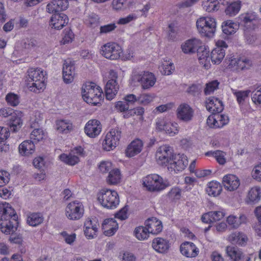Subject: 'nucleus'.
<instances>
[{
  "mask_svg": "<svg viewBox=\"0 0 261 261\" xmlns=\"http://www.w3.org/2000/svg\"><path fill=\"white\" fill-rule=\"evenodd\" d=\"M155 156L159 165L167 167L169 171L175 173L184 170L188 164V161L185 155L174 154L173 149L168 145L160 147Z\"/></svg>",
  "mask_w": 261,
  "mask_h": 261,
  "instance_id": "1",
  "label": "nucleus"
},
{
  "mask_svg": "<svg viewBox=\"0 0 261 261\" xmlns=\"http://www.w3.org/2000/svg\"><path fill=\"white\" fill-rule=\"evenodd\" d=\"M18 216L11 205L7 202L0 203V230L6 234L15 232L18 226Z\"/></svg>",
  "mask_w": 261,
  "mask_h": 261,
  "instance_id": "2",
  "label": "nucleus"
},
{
  "mask_svg": "<svg viewBox=\"0 0 261 261\" xmlns=\"http://www.w3.org/2000/svg\"><path fill=\"white\" fill-rule=\"evenodd\" d=\"M27 85L30 91L39 92L45 88V72L41 68H30L28 71Z\"/></svg>",
  "mask_w": 261,
  "mask_h": 261,
  "instance_id": "3",
  "label": "nucleus"
},
{
  "mask_svg": "<svg viewBox=\"0 0 261 261\" xmlns=\"http://www.w3.org/2000/svg\"><path fill=\"white\" fill-rule=\"evenodd\" d=\"M97 200L101 205L108 209L115 208L119 203L117 192L109 189H103L97 195Z\"/></svg>",
  "mask_w": 261,
  "mask_h": 261,
  "instance_id": "4",
  "label": "nucleus"
},
{
  "mask_svg": "<svg viewBox=\"0 0 261 261\" xmlns=\"http://www.w3.org/2000/svg\"><path fill=\"white\" fill-rule=\"evenodd\" d=\"M102 91L94 83H86L82 88L83 99L88 103L96 106L99 103Z\"/></svg>",
  "mask_w": 261,
  "mask_h": 261,
  "instance_id": "5",
  "label": "nucleus"
},
{
  "mask_svg": "<svg viewBox=\"0 0 261 261\" xmlns=\"http://www.w3.org/2000/svg\"><path fill=\"white\" fill-rule=\"evenodd\" d=\"M196 27L199 33L202 36L212 37L216 31V20L210 17L199 18L196 21Z\"/></svg>",
  "mask_w": 261,
  "mask_h": 261,
  "instance_id": "6",
  "label": "nucleus"
},
{
  "mask_svg": "<svg viewBox=\"0 0 261 261\" xmlns=\"http://www.w3.org/2000/svg\"><path fill=\"white\" fill-rule=\"evenodd\" d=\"M132 81L134 83L140 84L143 89H148L152 87L156 82L154 75L148 71L133 73Z\"/></svg>",
  "mask_w": 261,
  "mask_h": 261,
  "instance_id": "7",
  "label": "nucleus"
},
{
  "mask_svg": "<svg viewBox=\"0 0 261 261\" xmlns=\"http://www.w3.org/2000/svg\"><path fill=\"white\" fill-rule=\"evenodd\" d=\"M143 185L150 192L160 191L168 186L162 177L156 174L147 175L143 180Z\"/></svg>",
  "mask_w": 261,
  "mask_h": 261,
  "instance_id": "8",
  "label": "nucleus"
},
{
  "mask_svg": "<svg viewBox=\"0 0 261 261\" xmlns=\"http://www.w3.org/2000/svg\"><path fill=\"white\" fill-rule=\"evenodd\" d=\"M121 137V131L118 127L111 129L105 136L102 142V147L105 150H113L119 144Z\"/></svg>",
  "mask_w": 261,
  "mask_h": 261,
  "instance_id": "9",
  "label": "nucleus"
},
{
  "mask_svg": "<svg viewBox=\"0 0 261 261\" xmlns=\"http://www.w3.org/2000/svg\"><path fill=\"white\" fill-rule=\"evenodd\" d=\"M122 53L121 47L115 42L107 43L101 47L100 53L106 58L111 60L119 59Z\"/></svg>",
  "mask_w": 261,
  "mask_h": 261,
  "instance_id": "10",
  "label": "nucleus"
},
{
  "mask_svg": "<svg viewBox=\"0 0 261 261\" xmlns=\"http://www.w3.org/2000/svg\"><path fill=\"white\" fill-rule=\"evenodd\" d=\"M84 213V206L82 202L77 200L69 203L66 207V216L71 220L80 219L83 216Z\"/></svg>",
  "mask_w": 261,
  "mask_h": 261,
  "instance_id": "11",
  "label": "nucleus"
},
{
  "mask_svg": "<svg viewBox=\"0 0 261 261\" xmlns=\"http://www.w3.org/2000/svg\"><path fill=\"white\" fill-rule=\"evenodd\" d=\"M110 75L111 77L107 83L105 91L106 97L108 100H112L117 93L119 85L117 81L118 75L114 70H111Z\"/></svg>",
  "mask_w": 261,
  "mask_h": 261,
  "instance_id": "12",
  "label": "nucleus"
},
{
  "mask_svg": "<svg viewBox=\"0 0 261 261\" xmlns=\"http://www.w3.org/2000/svg\"><path fill=\"white\" fill-rule=\"evenodd\" d=\"M216 44V47L211 51V59L214 64H219L225 57L228 45L223 40H218Z\"/></svg>",
  "mask_w": 261,
  "mask_h": 261,
  "instance_id": "13",
  "label": "nucleus"
},
{
  "mask_svg": "<svg viewBox=\"0 0 261 261\" xmlns=\"http://www.w3.org/2000/svg\"><path fill=\"white\" fill-rule=\"evenodd\" d=\"M193 115V110L187 103H181L177 108L176 116L180 121L189 122L192 120Z\"/></svg>",
  "mask_w": 261,
  "mask_h": 261,
  "instance_id": "14",
  "label": "nucleus"
},
{
  "mask_svg": "<svg viewBox=\"0 0 261 261\" xmlns=\"http://www.w3.org/2000/svg\"><path fill=\"white\" fill-rule=\"evenodd\" d=\"M49 21V25L51 28L60 30L68 22V16L62 13H54Z\"/></svg>",
  "mask_w": 261,
  "mask_h": 261,
  "instance_id": "15",
  "label": "nucleus"
},
{
  "mask_svg": "<svg viewBox=\"0 0 261 261\" xmlns=\"http://www.w3.org/2000/svg\"><path fill=\"white\" fill-rule=\"evenodd\" d=\"M84 131L88 137L95 138L101 131L100 121L95 119L89 120L85 126Z\"/></svg>",
  "mask_w": 261,
  "mask_h": 261,
  "instance_id": "16",
  "label": "nucleus"
},
{
  "mask_svg": "<svg viewBox=\"0 0 261 261\" xmlns=\"http://www.w3.org/2000/svg\"><path fill=\"white\" fill-rule=\"evenodd\" d=\"M74 61H65L63 65V78L66 84L71 83L74 79Z\"/></svg>",
  "mask_w": 261,
  "mask_h": 261,
  "instance_id": "17",
  "label": "nucleus"
},
{
  "mask_svg": "<svg viewBox=\"0 0 261 261\" xmlns=\"http://www.w3.org/2000/svg\"><path fill=\"white\" fill-rule=\"evenodd\" d=\"M68 6V0H53L47 5L46 11L49 13H59L65 10Z\"/></svg>",
  "mask_w": 261,
  "mask_h": 261,
  "instance_id": "18",
  "label": "nucleus"
},
{
  "mask_svg": "<svg viewBox=\"0 0 261 261\" xmlns=\"http://www.w3.org/2000/svg\"><path fill=\"white\" fill-rule=\"evenodd\" d=\"M207 110L212 113H220L224 109L221 100L215 97H210L206 100Z\"/></svg>",
  "mask_w": 261,
  "mask_h": 261,
  "instance_id": "19",
  "label": "nucleus"
},
{
  "mask_svg": "<svg viewBox=\"0 0 261 261\" xmlns=\"http://www.w3.org/2000/svg\"><path fill=\"white\" fill-rule=\"evenodd\" d=\"M151 246L157 252L165 253L168 251L170 248V243L168 240L163 238L158 237L152 240Z\"/></svg>",
  "mask_w": 261,
  "mask_h": 261,
  "instance_id": "20",
  "label": "nucleus"
},
{
  "mask_svg": "<svg viewBox=\"0 0 261 261\" xmlns=\"http://www.w3.org/2000/svg\"><path fill=\"white\" fill-rule=\"evenodd\" d=\"M223 184L225 189L227 190L233 191L238 188L240 182L237 176L233 174H228L223 177Z\"/></svg>",
  "mask_w": 261,
  "mask_h": 261,
  "instance_id": "21",
  "label": "nucleus"
},
{
  "mask_svg": "<svg viewBox=\"0 0 261 261\" xmlns=\"http://www.w3.org/2000/svg\"><path fill=\"white\" fill-rule=\"evenodd\" d=\"M118 228V223L113 218L105 219L102 224L103 233L106 236H112L116 232Z\"/></svg>",
  "mask_w": 261,
  "mask_h": 261,
  "instance_id": "22",
  "label": "nucleus"
},
{
  "mask_svg": "<svg viewBox=\"0 0 261 261\" xmlns=\"http://www.w3.org/2000/svg\"><path fill=\"white\" fill-rule=\"evenodd\" d=\"M181 253L187 257L196 256L199 252V249L192 242H186L182 244L180 247Z\"/></svg>",
  "mask_w": 261,
  "mask_h": 261,
  "instance_id": "23",
  "label": "nucleus"
},
{
  "mask_svg": "<svg viewBox=\"0 0 261 261\" xmlns=\"http://www.w3.org/2000/svg\"><path fill=\"white\" fill-rule=\"evenodd\" d=\"M97 223L96 220L88 219L84 223V233L88 239H91L96 235L97 231Z\"/></svg>",
  "mask_w": 261,
  "mask_h": 261,
  "instance_id": "24",
  "label": "nucleus"
},
{
  "mask_svg": "<svg viewBox=\"0 0 261 261\" xmlns=\"http://www.w3.org/2000/svg\"><path fill=\"white\" fill-rule=\"evenodd\" d=\"M145 225L146 226L149 234H157L161 232L163 229L161 221L154 218H149L146 220Z\"/></svg>",
  "mask_w": 261,
  "mask_h": 261,
  "instance_id": "25",
  "label": "nucleus"
},
{
  "mask_svg": "<svg viewBox=\"0 0 261 261\" xmlns=\"http://www.w3.org/2000/svg\"><path fill=\"white\" fill-rule=\"evenodd\" d=\"M201 45V42L200 40L193 38L185 42L181 45V49L185 54H193L195 53Z\"/></svg>",
  "mask_w": 261,
  "mask_h": 261,
  "instance_id": "26",
  "label": "nucleus"
},
{
  "mask_svg": "<svg viewBox=\"0 0 261 261\" xmlns=\"http://www.w3.org/2000/svg\"><path fill=\"white\" fill-rule=\"evenodd\" d=\"M143 143L140 139H136L132 141L126 149V156L133 157L139 153L142 149Z\"/></svg>",
  "mask_w": 261,
  "mask_h": 261,
  "instance_id": "27",
  "label": "nucleus"
},
{
  "mask_svg": "<svg viewBox=\"0 0 261 261\" xmlns=\"http://www.w3.org/2000/svg\"><path fill=\"white\" fill-rule=\"evenodd\" d=\"M35 143L31 140L23 141L19 146V153L22 155H28L33 153L35 150Z\"/></svg>",
  "mask_w": 261,
  "mask_h": 261,
  "instance_id": "28",
  "label": "nucleus"
},
{
  "mask_svg": "<svg viewBox=\"0 0 261 261\" xmlns=\"http://www.w3.org/2000/svg\"><path fill=\"white\" fill-rule=\"evenodd\" d=\"M257 18V14L253 12H247L239 16L241 23L246 27H250L251 24L254 25Z\"/></svg>",
  "mask_w": 261,
  "mask_h": 261,
  "instance_id": "29",
  "label": "nucleus"
},
{
  "mask_svg": "<svg viewBox=\"0 0 261 261\" xmlns=\"http://www.w3.org/2000/svg\"><path fill=\"white\" fill-rule=\"evenodd\" d=\"M8 124L10 130L13 133H16L21 128L22 125V120L20 116L17 115L16 113H14L9 118Z\"/></svg>",
  "mask_w": 261,
  "mask_h": 261,
  "instance_id": "30",
  "label": "nucleus"
},
{
  "mask_svg": "<svg viewBox=\"0 0 261 261\" xmlns=\"http://www.w3.org/2000/svg\"><path fill=\"white\" fill-rule=\"evenodd\" d=\"M196 51L200 63L203 65L205 68H208L210 65L209 62L210 59L209 57V51L205 47H202L201 45Z\"/></svg>",
  "mask_w": 261,
  "mask_h": 261,
  "instance_id": "31",
  "label": "nucleus"
},
{
  "mask_svg": "<svg viewBox=\"0 0 261 261\" xmlns=\"http://www.w3.org/2000/svg\"><path fill=\"white\" fill-rule=\"evenodd\" d=\"M251 65V61L247 59H231L228 65L229 68H234L236 70H243L247 68V66Z\"/></svg>",
  "mask_w": 261,
  "mask_h": 261,
  "instance_id": "32",
  "label": "nucleus"
},
{
  "mask_svg": "<svg viewBox=\"0 0 261 261\" xmlns=\"http://www.w3.org/2000/svg\"><path fill=\"white\" fill-rule=\"evenodd\" d=\"M44 221L43 215L40 213H32L27 216V223L28 225L36 227Z\"/></svg>",
  "mask_w": 261,
  "mask_h": 261,
  "instance_id": "33",
  "label": "nucleus"
},
{
  "mask_svg": "<svg viewBox=\"0 0 261 261\" xmlns=\"http://www.w3.org/2000/svg\"><path fill=\"white\" fill-rule=\"evenodd\" d=\"M225 251L227 256L233 261H239L243 256L242 251L237 246H227Z\"/></svg>",
  "mask_w": 261,
  "mask_h": 261,
  "instance_id": "34",
  "label": "nucleus"
},
{
  "mask_svg": "<svg viewBox=\"0 0 261 261\" xmlns=\"http://www.w3.org/2000/svg\"><path fill=\"white\" fill-rule=\"evenodd\" d=\"M222 30L224 34L229 35L236 33L238 30L239 25L232 20H227L223 22L221 25Z\"/></svg>",
  "mask_w": 261,
  "mask_h": 261,
  "instance_id": "35",
  "label": "nucleus"
},
{
  "mask_svg": "<svg viewBox=\"0 0 261 261\" xmlns=\"http://www.w3.org/2000/svg\"><path fill=\"white\" fill-rule=\"evenodd\" d=\"M222 191V187L219 182L212 181L207 184L206 189L207 193L210 196L214 197L219 195Z\"/></svg>",
  "mask_w": 261,
  "mask_h": 261,
  "instance_id": "36",
  "label": "nucleus"
},
{
  "mask_svg": "<svg viewBox=\"0 0 261 261\" xmlns=\"http://www.w3.org/2000/svg\"><path fill=\"white\" fill-rule=\"evenodd\" d=\"M56 128L59 132L67 134L72 129V124L68 120H60L56 122Z\"/></svg>",
  "mask_w": 261,
  "mask_h": 261,
  "instance_id": "37",
  "label": "nucleus"
},
{
  "mask_svg": "<svg viewBox=\"0 0 261 261\" xmlns=\"http://www.w3.org/2000/svg\"><path fill=\"white\" fill-rule=\"evenodd\" d=\"M120 179V171L118 169H114L109 172L107 181L109 185H115L119 183Z\"/></svg>",
  "mask_w": 261,
  "mask_h": 261,
  "instance_id": "38",
  "label": "nucleus"
},
{
  "mask_svg": "<svg viewBox=\"0 0 261 261\" xmlns=\"http://www.w3.org/2000/svg\"><path fill=\"white\" fill-rule=\"evenodd\" d=\"M259 188H252L248 192L247 198L248 203L250 204H254L258 202L260 199Z\"/></svg>",
  "mask_w": 261,
  "mask_h": 261,
  "instance_id": "39",
  "label": "nucleus"
},
{
  "mask_svg": "<svg viewBox=\"0 0 261 261\" xmlns=\"http://www.w3.org/2000/svg\"><path fill=\"white\" fill-rule=\"evenodd\" d=\"M61 161L66 164L73 166L79 163V158L74 154L70 153L69 154L62 153L59 156Z\"/></svg>",
  "mask_w": 261,
  "mask_h": 261,
  "instance_id": "40",
  "label": "nucleus"
},
{
  "mask_svg": "<svg viewBox=\"0 0 261 261\" xmlns=\"http://www.w3.org/2000/svg\"><path fill=\"white\" fill-rule=\"evenodd\" d=\"M134 233L136 238L140 241L147 239L149 235V231L145 225V226H140L137 227L134 230Z\"/></svg>",
  "mask_w": 261,
  "mask_h": 261,
  "instance_id": "41",
  "label": "nucleus"
},
{
  "mask_svg": "<svg viewBox=\"0 0 261 261\" xmlns=\"http://www.w3.org/2000/svg\"><path fill=\"white\" fill-rule=\"evenodd\" d=\"M241 8V2H235L230 4L225 9V13L230 16L236 15L239 12Z\"/></svg>",
  "mask_w": 261,
  "mask_h": 261,
  "instance_id": "42",
  "label": "nucleus"
},
{
  "mask_svg": "<svg viewBox=\"0 0 261 261\" xmlns=\"http://www.w3.org/2000/svg\"><path fill=\"white\" fill-rule=\"evenodd\" d=\"M202 6L208 12L217 11L219 9L217 0H204L202 3Z\"/></svg>",
  "mask_w": 261,
  "mask_h": 261,
  "instance_id": "43",
  "label": "nucleus"
},
{
  "mask_svg": "<svg viewBox=\"0 0 261 261\" xmlns=\"http://www.w3.org/2000/svg\"><path fill=\"white\" fill-rule=\"evenodd\" d=\"M45 137V134L41 128L34 129L30 134L31 140L37 143L40 141L42 140Z\"/></svg>",
  "mask_w": 261,
  "mask_h": 261,
  "instance_id": "44",
  "label": "nucleus"
},
{
  "mask_svg": "<svg viewBox=\"0 0 261 261\" xmlns=\"http://www.w3.org/2000/svg\"><path fill=\"white\" fill-rule=\"evenodd\" d=\"M181 189L178 187H174L168 192V197L172 201H176L181 198Z\"/></svg>",
  "mask_w": 261,
  "mask_h": 261,
  "instance_id": "45",
  "label": "nucleus"
},
{
  "mask_svg": "<svg viewBox=\"0 0 261 261\" xmlns=\"http://www.w3.org/2000/svg\"><path fill=\"white\" fill-rule=\"evenodd\" d=\"M74 38V35L69 28L65 29L63 31L62 39L60 42L61 44H66L71 42Z\"/></svg>",
  "mask_w": 261,
  "mask_h": 261,
  "instance_id": "46",
  "label": "nucleus"
},
{
  "mask_svg": "<svg viewBox=\"0 0 261 261\" xmlns=\"http://www.w3.org/2000/svg\"><path fill=\"white\" fill-rule=\"evenodd\" d=\"M179 131V126L177 123H171L168 122L164 132L170 136H174Z\"/></svg>",
  "mask_w": 261,
  "mask_h": 261,
  "instance_id": "47",
  "label": "nucleus"
},
{
  "mask_svg": "<svg viewBox=\"0 0 261 261\" xmlns=\"http://www.w3.org/2000/svg\"><path fill=\"white\" fill-rule=\"evenodd\" d=\"M251 98L255 104L261 105V85L254 86V90L252 92Z\"/></svg>",
  "mask_w": 261,
  "mask_h": 261,
  "instance_id": "48",
  "label": "nucleus"
},
{
  "mask_svg": "<svg viewBox=\"0 0 261 261\" xmlns=\"http://www.w3.org/2000/svg\"><path fill=\"white\" fill-rule=\"evenodd\" d=\"M250 92V90L245 91H234L233 92V95L236 97L237 100L239 105L243 103L246 98H247Z\"/></svg>",
  "mask_w": 261,
  "mask_h": 261,
  "instance_id": "49",
  "label": "nucleus"
},
{
  "mask_svg": "<svg viewBox=\"0 0 261 261\" xmlns=\"http://www.w3.org/2000/svg\"><path fill=\"white\" fill-rule=\"evenodd\" d=\"M168 39L174 41L176 39L178 27L175 22H172L168 25Z\"/></svg>",
  "mask_w": 261,
  "mask_h": 261,
  "instance_id": "50",
  "label": "nucleus"
},
{
  "mask_svg": "<svg viewBox=\"0 0 261 261\" xmlns=\"http://www.w3.org/2000/svg\"><path fill=\"white\" fill-rule=\"evenodd\" d=\"M6 100L9 105L13 107L17 106L20 102L19 96L13 93H8L6 96Z\"/></svg>",
  "mask_w": 261,
  "mask_h": 261,
  "instance_id": "51",
  "label": "nucleus"
},
{
  "mask_svg": "<svg viewBox=\"0 0 261 261\" xmlns=\"http://www.w3.org/2000/svg\"><path fill=\"white\" fill-rule=\"evenodd\" d=\"M219 82L217 80H214L206 84L204 92L205 95H209L218 88Z\"/></svg>",
  "mask_w": 261,
  "mask_h": 261,
  "instance_id": "52",
  "label": "nucleus"
},
{
  "mask_svg": "<svg viewBox=\"0 0 261 261\" xmlns=\"http://www.w3.org/2000/svg\"><path fill=\"white\" fill-rule=\"evenodd\" d=\"M216 114V120L219 125V126L217 127L218 128L222 127L229 122V119L228 116L220 113Z\"/></svg>",
  "mask_w": 261,
  "mask_h": 261,
  "instance_id": "53",
  "label": "nucleus"
},
{
  "mask_svg": "<svg viewBox=\"0 0 261 261\" xmlns=\"http://www.w3.org/2000/svg\"><path fill=\"white\" fill-rule=\"evenodd\" d=\"M116 27L117 26L114 23L101 25L100 27L99 34L103 35L110 33L115 30Z\"/></svg>",
  "mask_w": 261,
  "mask_h": 261,
  "instance_id": "54",
  "label": "nucleus"
},
{
  "mask_svg": "<svg viewBox=\"0 0 261 261\" xmlns=\"http://www.w3.org/2000/svg\"><path fill=\"white\" fill-rule=\"evenodd\" d=\"M98 168L102 173H106L112 170V164L109 161H102L100 162Z\"/></svg>",
  "mask_w": 261,
  "mask_h": 261,
  "instance_id": "55",
  "label": "nucleus"
},
{
  "mask_svg": "<svg viewBox=\"0 0 261 261\" xmlns=\"http://www.w3.org/2000/svg\"><path fill=\"white\" fill-rule=\"evenodd\" d=\"M201 89L200 86L193 84L188 88L187 91L188 94L194 97H198L201 91Z\"/></svg>",
  "mask_w": 261,
  "mask_h": 261,
  "instance_id": "56",
  "label": "nucleus"
},
{
  "mask_svg": "<svg viewBox=\"0 0 261 261\" xmlns=\"http://www.w3.org/2000/svg\"><path fill=\"white\" fill-rule=\"evenodd\" d=\"M137 97V103L144 105H147L152 100V97L148 94H142Z\"/></svg>",
  "mask_w": 261,
  "mask_h": 261,
  "instance_id": "57",
  "label": "nucleus"
},
{
  "mask_svg": "<svg viewBox=\"0 0 261 261\" xmlns=\"http://www.w3.org/2000/svg\"><path fill=\"white\" fill-rule=\"evenodd\" d=\"M61 235L63 237L65 242L69 245H72L74 243L76 237L75 233L69 234L66 231L61 232Z\"/></svg>",
  "mask_w": 261,
  "mask_h": 261,
  "instance_id": "58",
  "label": "nucleus"
},
{
  "mask_svg": "<svg viewBox=\"0 0 261 261\" xmlns=\"http://www.w3.org/2000/svg\"><path fill=\"white\" fill-rule=\"evenodd\" d=\"M123 100L126 102V104L128 105L131 109H132L134 104L135 102H137V97L133 94H128L126 95L124 97Z\"/></svg>",
  "mask_w": 261,
  "mask_h": 261,
  "instance_id": "59",
  "label": "nucleus"
},
{
  "mask_svg": "<svg viewBox=\"0 0 261 261\" xmlns=\"http://www.w3.org/2000/svg\"><path fill=\"white\" fill-rule=\"evenodd\" d=\"M127 0H113L112 5L113 8L116 10H120L126 7Z\"/></svg>",
  "mask_w": 261,
  "mask_h": 261,
  "instance_id": "60",
  "label": "nucleus"
},
{
  "mask_svg": "<svg viewBox=\"0 0 261 261\" xmlns=\"http://www.w3.org/2000/svg\"><path fill=\"white\" fill-rule=\"evenodd\" d=\"M128 206L125 205L121 210H120L115 215V218L121 220H124L128 218Z\"/></svg>",
  "mask_w": 261,
  "mask_h": 261,
  "instance_id": "61",
  "label": "nucleus"
},
{
  "mask_svg": "<svg viewBox=\"0 0 261 261\" xmlns=\"http://www.w3.org/2000/svg\"><path fill=\"white\" fill-rule=\"evenodd\" d=\"M119 257L122 261H136V259L133 253L127 251L120 252Z\"/></svg>",
  "mask_w": 261,
  "mask_h": 261,
  "instance_id": "62",
  "label": "nucleus"
},
{
  "mask_svg": "<svg viewBox=\"0 0 261 261\" xmlns=\"http://www.w3.org/2000/svg\"><path fill=\"white\" fill-rule=\"evenodd\" d=\"M9 173L6 171H0V187L8 184L10 180Z\"/></svg>",
  "mask_w": 261,
  "mask_h": 261,
  "instance_id": "63",
  "label": "nucleus"
},
{
  "mask_svg": "<svg viewBox=\"0 0 261 261\" xmlns=\"http://www.w3.org/2000/svg\"><path fill=\"white\" fill-rule=\"evenodd\" d=\"M255 214L257 217L259 225L255 229L257 235L261 236V206H258L255 208Z\"/></svg>",
  "mask_w": 261,
  "mask_h": 261,
  "instance_id": "64",
  "label": "nucleus"
}]
</instances>
